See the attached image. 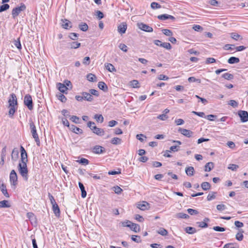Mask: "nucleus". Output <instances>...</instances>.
I'll list each match as a JSON object with an SVG mask.
<instances>
[{
    "mask_svg": "<svg viewBox=\"0 0 248 248\" xmlns=\"http://www.w3.org/2000/svg\"><path fill=\"white\" fill-rule=\"evenodd\" d=\"M185 231L188 234H194L196 232V230L194 227H187L185 228Z\"/></svg>",
    "mask_w": 248,
    "mask_h": 248,
    "instance_id": "nucleus-36",
    "label": "nucleus"
},
{
    "mask_svg": "<svg viewBox=\"0 0 248 248\" xmlns=\"http://www.w3.org/2000/svg\"><path fill=\"white\" fill-rule=\"evenodd\" d=\"M138 25L139 28L144 31L151 32L153 31V28L147 24L143 23H138Z\"/></svg>",
    "mask_w": 248,
    "mask_h": 248,
    "instance_id": "nucleus-10",
    "label": "nucleus"
},
{
    "mask_svg": "<svg viewBox=\"0 0 248 248\" xmlns=\"http://www.w3.org/2000/svg\"><path fill=\"white\" fill-rule=\"evenodd\" d=\"M81 44L80 43L77 42H72L68 43L69 47L70 48H77L80 46Z\"/></svg>",
    "mask_w": 248,
    "mask_h": 248,
    "instance_id": "nucleus-27",
    "label": "nucleus"
},
{
    "mask_svg": "<svg viewBox=\"0 0 248 248\" xmlns=\"http://www.w3.org/2000/svg\"><path fill=\"white\" fill-rule=\"evenodd\" d=\"M213 229L217 232H224L226 230L225 228L219 226H214Z\"/></svg>",
    "mask_w": 248,
    "mask_h": 248,
    "instance_id": "nucleus-64",
    "label": "nucleus"
},
{
    "mask_svg": "<svg viewBox=\"0 0 248 248\" xmlns=\"http://www.w3.org/2000/svg\"><path fill=\"white\" fill-rule=\"evenodd\" d=\"M92 152L96 154H101L105 152V149L101 146L95 145L93 148Z\"/></svg>",
    "mask_w": 248,
    "mask_h": 248,
    "instance_id": "nucleus-12",
    "label": "nucleus"
},
{
    "mask_svg": "<svg viewBox=\"0 0 248 248\" xmlns=\"http://www.w3.org/2000/svg\"><path fill=\"white\" fill-rule=\"evenodd\" d=\"M10 181L12 185L16 186L17 184V176L14 170H11L10 174Z\"/></svg>",
    "mask_w": 248,
    "mask_h": 248,
    "instance_id": "nucleus-5",
    "label": "nucleus"
},
{
    "mask_svg": "<svg viewBox=\"0 0 248 248\" xmlns=\"http://www.w3.org/2000/svg\"><path fill=\"white\" fill-rule=\"evenodd\" d=\"M239 62V59L238 58L235 57H231L228 60V62L230 64L237 63H238Z\"/></svg>",
    "mask_w": 248,
    "mask_h": 248,
    "instance_id": "nucleus-28",
    "label": "nucleus"
},
{
    "mask_svg": "<svg viewBox=\"0 0 248 248\" xmlns=\"http://www.w3.org/2000/svg\"><path fill=\"white\" fill-rule=\"evenodd\" d=\"M11 205L9 202L6 200H3L0 202V208L10 207Z\"/></svg>",
    "mask_w": 248,
    "mask_h": 248,
    "instance_id": "nucleus-35",
    "label": "nucleus"
},
{
    "mask_svg": "<svg viewBox=\"0 0 248 248\" xmlns=\"http://www.w3.org/2000/svg\"><path fill=\"white\" fill-rule=\"evenodd\" d=\"M176 217L179 218H188L189 216L185 213H179L176 215Z\"/></svg>",
    "mask_w": 248,
    "mask_h": 248,
    "instance_id": "nucleus-42",
    "label": "nucleus"
},
{
    "mask_svg": "<svg viewBox=\"0 0 248 248\" xmlns=\"http://www.w3.org/2000/svg\"><path fill=\"white\" fill-rule=\"evenodd\" d=\"M215 192H212V193H209L207 196V199L208 201H210L216 198Z\"/></svg>",
    "mask_w": 248,
    "mask_h": 248,
    "instance_id": "nucleus-62",
    "label": "nucleus"
},
{
    "mask_svg": "<svg viewBox=\"0 0 248 248\" xmlns=\"http://www.w3.org/2000/svg\"><path fill=\"white\" fill-rule=\"evenodd\" d=\"M231 37H232V38L236 41L241 40L243 39L241 35H240L239 34L236 32L231 33Z\"/></svg>",
    "mask_w": 248,
    "mask_h": 248,
    "instance_id": "nucleus-30",
    "label": "nucleus"
},
{
    "mask_svg": "<svg viewBox=\"0 0 248 248\" xmlns=\"http://www.w3.org/2000/svg\"><path fill=\"white\" fill-rule=\"evenodd\" d=\"M221 77L224 78L225 79L229 80L232 79L234 77H233V75L228 73H224V74H222L221 76Z\"/></svg>",
    "mask_w": 248,
    "mask_h": 248,
    "instance_id": "nucleus-40",
    "label": "nucleus"
},
{
    "mask_svg": "<svg viewBox=\"0 0 248 248\" xmlns=\"http://www.w3.org/2000/svg\"><path fill=\"white\" fill-rule=\"evenodd\" d=\"M223 248H238V246L236 244L228 243L224 246Z\"/></svg>",
    "mask_w": 248,
    "mask_h": 248,
    "instance_id": "nucleus-47",
    "label": "nucleus"
},
{
    "mask_svg": "<svg viewBox=\"0 0 248 248\" xmlns=\"http://www.w3.org/2000/svg\"><path fill=\"white\" fill-rule=\"evenodd\" d=\"M78 28L79 29L83 31H86L88 30V25L84 22H81L78 25Z\"/></svg>",
    "mask_w": 248,
    "mask_h": 248,
    "instance_id": "nucleus-29",
    "label": "nucleus"
},
{
    "mask_svg": "<svg viewBox=\"0 0 248 248\" xmlns=\"http://www.w3.org/2000/svg\"><path fill=\"white\" fill-rule=\"evenodd\" d=\"M9 115L10 117H12L15 113L16 109L17 108V106L9 107Z\"/></svg>",
    "mask_w": 248,
    "mask_h": 248,
    "instance_id": "nucleus-44",
    "label": "nucleus"
},
{
    "mask_svg": "<svg viewBox=\"0 0 248 248\" xmlns=\"http://www.w3.org/2000/svg\"><path fill=\"white\" fill-rule=\"evenodd\" d=\"M20 152L21 160L19 161V162L24 164L27 163L28 162V155L25 149L22 146H20Z\"/></svg>",
    "mask_w": 248,
    "mask_h": 248,
    "instance_id": "nucleus-6",
    "label": "nucleus"
},
{
    "mask_svg": "<svg viewBox=\"0 0 248 248\" xmlns=\"http://www.w3.org/2000/svg\"><path fill=\"white\" fill-rule=\"evenodd\" d=\"M8 103L9 107L17 106V98L15 93L10 94V96L8 100Z\"/></svg>",
    "mask_w": 248,
    "mask_h": 248,
    "instance_id": "nucleus-8",
    "label": "nucleus"
},
{
    "mask_svg": "<svg viewBox=\"0 0 248 248\" xmlns=\"http://www.w3.org/2000/svg\"><path fill=\"white\" fill-rule=\"evenodd\" d=\"M24 103L29 110H31L33 109L32 99L30 94H26L24 96Z\"/></svg>",
    "mask_w": 248,
    "mask_h": 248,
    "instance_id": "nucleus-4",
    "label": "nucleus"
},
{
    "mask_svg": "<svg viewBox=\"0 0 248 248\" xmlns=\"http://www.w3.org/2000/svg\"><path fill=\"white\" fill-rule=\"evenodd\" d=\"M201 187L203 190H207L210 189L211 185L209 183L204 182L202 183Z\"/></svg>",
    "mask_w": 248,
    "mask_h": 248,
    "instance_id": "nucleus-33",
    "label": "nucleus"
},
{
    "mask_svg": "<svg viewBox=\"0 0 248 248\" xmlns=\"http://www.w3.org/2000/svg\"><path fill=\"white\" fill-rule=\"evenodd\" d=\"M0 189L4 196L6 198L9 197V195L7 192L6 185L1 180H0Z\"/></svg>",
    "mask_w": 248,
    "mask_h": 248,
    "instance_id": "nucleus-14",
    "label": "nucleus"
},
{
    "mask_svg": "<svg viewBox=\"0 0 248 248\" xmlns=\"http://www.w3.org/2000/svg\"><path fill=\"white\" fill-rule=\"evenodd\" d=\"M70 119L74 123L76 124L79 123V118L77 116L73 115L70 117Z\"/></svg>",
    "mask_w": 248,
    "mask_h": 248,
    "instance_id": "nucleus-55",
    "label": "nucleus"
},
{
    "mask_svg": "<svg viewBox=\"0 0 248 248\" xmlns=\"http://www.w3.org/2000/svg\"><path fill=\"white\" fill-rule=\"evenodd\" d=\"M30 126L31 130V133L32 134L33 138H34L35 142H36L37 145L38 146H40V140L37 133L35 125L34 124L33 122H31V123H30Z\"/></svg>",
    "mask_w": 248,
    "mask_h": 248,
    "instance_id": "nucleus-3",
    "label": "nucleus"
},
{
    "mask_svg": "<svg viewBox=\"0 0 248 248\" xmlns=\"http://www.w3.org/2000/svg\"><path fill=\"white\" fill-rule=\"evenodd\" d=\"M79 34L77 33L71 32L69 34V37L73 40H76L78 37Z\"/></svg>",
    "mask_w": 248,
    "mask_h": 248,
    "instance_id": "nucleus-51",
    "label": "nucleus"
},
{
    "mask_svg": "<svg viewBox=\"0 0 248 248\" xmlns=\"http://www.w3.org/2000/svg\"><path fill=\"white\" fill-rule=\"evenodd\" d=\"M238 115L242 122L245 123L248 121V112L247 111L239 110Z\"/></svg>",
    "mask_w": 248,
    "mask_h": 248,
    "instance_id": "nucleus-7",
    "label": "nucleus"
},
{
    "mask_svg": "<svg viewBox=\"0 0 248 248\" xmlns=\"http://www.w3.org/2000/svg\"><path fill=\"white\" fill-rule=\"evenodd\" d=\"M18 170L20 175L23 177L25 181L28 179V170L27 163H21L19 162L17 166Z\"/></svg>",
    "mask_w": 248,
    "mask_h": 248,
    "instance_id": "nucleus-1",
    "label": "nucleus"
},
{
    "mask_svg": "<svg viewBox=\"0 0 248 248\" xmlns=\"http://www.w3.org/2000/svg\"><path fill=\"white\" fill-rule=\"evenodd\" d=\"M19 152L16 148H14L12 152L11 159L13 162H16L18 158Z\"/></svg>",
    "mask_w": 248,
    "mask_h": 248,
    "instance_id": "nucleus-18",
    "label": "nucleus"
},
{
    "mask_svg": "<svg viewBox=\"0 0 248 248\" xmlns=\"http://www.w3.org/2000/svg\"><path fill=\"white\" fill-rule=\"evenodd\" d=\"M52 209L54 212V213L56 215V216L58 217L60 216V210L59 207L57 203L54 204L52 205Z\"/></svg>",
    "mask_w": 248,
    "mask_h": 248,
    "instance_id": "nucleus-25",
    "label": "nucleus"
},
{
    "mask_svg": "<svg viewBox=\"0 0 248 248\" xmlns=\"http://www.w3.org/2000/svg\"><path fill=\"white\" fill-rule=\"evenodd\" d=\"M197 224L201 228H207L208 226V224L204 221L197 222Z\"/></svg>",
    "mask_w": 248,
    "mask_h": 248,
    "instance_id": "nucleus-59",
    "label": "nucleus"
},
{
    "mask_svg": "<svg viewBox=\"0 0 248 248\" xmlns=\"http://www.w3.org/2000/svg\"><path fill=\"white\" fill-rule=\"evenodd\" d=\"M14 45L19 49H21V45L20 41V39L18 38L16 40H14L13 42Z\"/></svg>",
    "mask_w": 248,
    "mask_h": 248,
    "instance_id": "nucleus-46",
    "label": "nucleus"
},
{
    "mask_svg": "<svg viewBox=\"0 0 248 248\" xmlns=\"http://www.w3.org/2000/svg\"><path fill=\"white\" fill-rule=\"evenodd\" d=\"M162 31L165 35L167 36H171L173 35L172 32L168 29H163Z\"/></svg>",
    "mask_w": 248,
    "mask_h": 248,
    "instance_id": "nucleus-50",
    "label": "nucleus"
},
{
    "mask_svg": "<svg viewBox=\"0 0 248 248\" xmlns=\"http://www.w3.org/2000/svg\"><path fill=\"white\" fill-rule=\"evenodd\" d=\"M81 94L83 96V98L84 100L91 102L93 99V96L92 95H91V93L89 92V93L82 92L81 93Z\"/></svg>",
    "mask_w": 248,
    "mask_h": 248,
    "instance_id": "nucleus-21",
    "label": "nucleus"
},
{
    "mask_svg": "<svg viewBox=\"0 0 248 248\" xmlns=\"http://www.w3.org/2000/svg\"><path fill=\"white\" fill-rule=\"evenodd\" d=\"M94 119L98 123H102L104 121V117L102 114H95L94 116Z\"/></svg>",
    "mask_w": 248,
    "mask_h": 248,
    "instance_id": "nucleus-38",
    "label": "nucleus"
},
{
    "mask_svg": "<svg viewBox=\"0 0 248 248\" xmlns=\"http://www.w3.org/2000/svg\"><path fill=\"white\" fill-rule=\"evenodd\" d=\"M238 168V165L233 164H230L228 166V169L232 170H236Z\"/></svg>",
    "mask_w": 248,
    "mask_h": 248,
    "instance_id": "nucleus-61",
    "label": "nucleus"
},
{
    "mask_svg": "<svg viewBox=\"0 0 248 248\" xmlns=\"http://www.w3.org/2000/svg\"><path fill=\"white\" fill-rule=\"evenodd\" d=\"M130 86L133 88H139V82L137 80H133L130 81Z\"/></svg>",
    "mask_w": 248,
    "mask_h": 248,
    "instance_id": "nucleus-48",
    "label": "nucleus"
},
{
    "mask_svg": "<svg viewBox=\"0 0 248 248\" xmlns=\"http://www.w3.org/2000/svg\"><path fill=\"white\" fill-rule=\"evenodd\" d=\"M26 6L23 3L20 4V6L14 8L12 11V15L13 18L16 17L19 14L26 10Z\"/></svg>",
    "mask_w": 248,
    "mask_h": 248,
    "instance_id": "nucleus-2",
    "label": "nucleus"
},
{
    "mask_svg": "<svg viewBox=\"0 0 248 248\" xmlns=\"http://www.w3.org/2000/svg\"><path fill=\"white\" fill-rule=\"evenodd\" d=\"M87 79L91 82L96 81V77L94 74L90 73L87 75Z\"/></svg>",
    "mask_w": 248,
    "mask_h": 248,
    "instance_id": "nucleus-37",
    "label": "nucleus"
},
{
    "mask_svg": "<svg viewBox=\"0 0 248 248\" xmlns=\"http://www.w3.org/2000/svg\"><path fill=\"white\" fill-rule=\"evenodd\" d=\"M98 87L100 90L104 92H106L108 90L107 85L103 81H100L98 82Z\"/></svg>",
    "mask_w": 248,
    "mask_h": 248,
    "instance_id": "nucleus-23",
    "label": "nucleus"
},
{
    "mask_svg": "<svg viewBox=\"0 0 248 248\" xmlns=\"http://www.w3.org/2000/svg\"><path fill=\"white\" fill-rule=\"evenodd\" d=\"M78 186L80 189L81 192V197L83 198H84L86 197L87 193L85 189V187L83 184L81 182H78Z\"/></svg>",
    "mask_w": 248,
    "mask_h": 248,
    "instance_id": "nucleus-22",
    "label": "nucleus"
},
{
    "mask_svg": "<svg viewBox=\"0 0 248 248\" xmlns=\"http://www.w3.org/2000/svg\"><path fill=\"white\" fill-rule=\"evenodd\" d=\"M57 87L58 90L62 93H67V91L68 88L66 87L64 83H58Z\"/></svg>",
    "mask_w": 248,
    "mask_h": 248,
    "instance_id": "nucleus-15",
    "label": "nucleus"
},
{
    "mask_svg": "<svg viewBox=\"0 0 248 248\" xmlns=\"http://www.w3.org/2000/svg\"><path fill=\"white\" fill-rule=\"evenodd\" d=\"M157 232L162 236H166L168 233V231L163 228H160L157 231Z\"/></svg>",
    "mask_w": 248,
    "mask_h": 248,
    "instance_id": "nucleus-43",
    "label": "nucleus"
},
{
    "mask_svg": "<svg viewBox=\"0 0 248 248\" xmlns=\"http://www.w3.org/2000/svg\"><path fill=\"white\" fill-rule=\"evenodd\" d=\"M123 226L124 227H127L130 228V229L135 232H140V228L139 225L135 223H131V224H124L123 223Z\"/></svg>",
    "mask_w": 248,
    "mask_h": 248,
    "instance_id": "nucleus-9",
    "label": "nucleus"
},
{
    "mask_svg": "<svg viewBox=\"0 0 248 248\" xmlns=\"http://www.w3.org/2000/svg\"><path fill=\"white\" fill-rule=\"evenodd\" d=\"M10 7V6L8 4L4 3L3 5L0 6V12H3L4 11L8 10Z\"/></svg>",
    "mask_w": 248,
    "mask_h": 248,
    "instance_id": "nucleus-45",
    "label": "nucleus"
},
{
    "mask_svg": "<svg viewBox=\"0 0 248 248\" xmlns=\"http://www.w3.org/2000/svg\"><path fill=\"white\" fill-rule=\"evenodd\" d=\"M127 29V24L125 22L122 23L118 27V31L121 34H124L125 32Z\"/></svg>",
    "mask_w": 248,
    "mask_h": 248,
    "instance_id": "nucleus-17",
    "label": "nucleus"
},
{
    "mask_svg": "<svg viewBox=\"0 0 248 248\" xmlns=\"http://www.w3.org/2000/svg\"><path fill=\"white\" fill-rule=\"evenodd\" d=\"M131 238L132 241L137 243H140L142 241L140 236L139 235H132L131 236Z\"/></svg>",
    "mask_w": 248,
    "mask_h": 248,
    "instance_id": "nucleus-34",
    "label": "nucleus"
},
{
    "mask_svg": "<svg viewBox=\"0 0 248 248\" xmlns=\"http://www.w3.org/2000/svg\"><path fill=\"white\" fill-rule=\"evenodd\" d=\"M228 105L232 106L233 108H236L238 106V103L234 100H231L229 101Z\"/></svg>",
    "mask_w": 248,
    "mask_h": 248,
    "instance_id": "nucleus-53",
    "label": "nucleus"
},
{
    "mask_svg": "<svg viewBox=\"0 0 248 248\" xmlns=\"http://www.w3.org/2000/svg\"><path fill=\"white\" fill-rule=\"evenodd\" d=\"M122 140L119 138L115 137L111 139V143L114 145H118L121 144Z\"/></svg>",
    "mask_w": 248,
    "mask_h": 248,
    "instance_id": "nucleus-41",
    "label": "nucleus"
},
{
    "mask_svg": "<svg viewBox=\"0 0 248 248\" xmlns=\"http://www.w3.org/2000/svg\"><path fill=\"white\" fill-rule=\"evenodd\" d=\"M244 232V231L241 229L239 230V232H238L235 236V238L238 241H242L244 238V236L243 234V233Z\"/></svg>",
    "mask_w": 248,
    "mask_h": 248,
    "instance_id": "nucleus-39",
    "label": "nucleus"
},
{
    "mask_svg": "<svg viewBox=\"0 0 248 248\" xmlns=\"http://www.w3.org/2000/svg\"><path fill=\"white\" fill-rule=\"evenodd\" d=\"M187 212L191 215H197L199 212L197 210L189 208L187 210Z\"/></svg>",
    "mask_w": 248,
    "mask_h": 248,
    "instance_id": "nucleus-63",
    "label": "nucleus"
},
{
    "mask_svg": "<svg viewBox=\"0 0 248 248\" xmlns=\"http://www.w3.org/2000/svg\"><path fill=\"white\" fill-rule=\"evenodd\" d=\"M59 119H61L62 121V123L63 124V125L67 126L68 128H69L70 125L68 121L65 118H60L59 117Z\"/></svg>",
    "mask_w": 248,
    "mask_h": 248,
    "instance_id": "nucleus-54",
    "label": "nucleus"
},
{
    "mask_svg": "<svg viewBox=\"0 0 248 248\" xmlns=\"http://www.w3.org/2000/svg\"><path fill=\"white\" fill-rule=\"evenodd\" d=\"M61 21L62 22V26L64 29L68 30L72 28V26H70V25L71 24V22L68 20L67 19H62Z\"/></svg>",
    "mask_w": 248,
    "mask_h": 248,
    "instance_id": "nucleus-20",
    "label": "nucleus"
},
{
    "mask_svg": "<svg viewBox=\"0 0 248 248\" xmlns=\"http://www.w3.org/2000/svg\"><path fill=\"white\" fill-rule=\"evenodd\" d=\"M178 131L187 138L192 137L194 135V132L188 129L179 128Z\"/></svg>",
    "mask_w": 248,
    "mask_h": 248,
    "instance_id": "nucleus-11",
    "label": "nucleus"
},
{
    "mask_svg": "<svg viewBox=\"0 0 248 248\" xmlns=\"http://www.w3.org/2000/svg\"><path fill=\"white\" fill-rule=\"evenodd\" d=\"M188 81L189 82H197L199 83H200L201 82V80L200 79H197L194 77H189L188 78Z\"/></svg>",
    "mask_w": 248,
    "mask_h": 248,
    "instance_id": "nucleus-57",
    "label": "nucleus"
},
{
    "mask_svg": "<svg viewBox=\"0 0 248 248\" xmlns=\"http://www.w3.org/2000/svg\"><path fill=\"white\" fill-rule=\"evenodd\" d=\"M58 99L61 100L62 102H65L67 99L66 97L61 93H60L58 95Z\"/></svg>",
    "mask_w": 248,
    "mask_h": 248,
    "instance_id": "nucleus-58",
    "label": "nucleus"
},
{
    "mask_svg": "<svg viewBox=\"0 0 248 248\" xmlns=\"http://www.w3.org/2000/svg\"><path fill=\"white\" fill-rule=\"evenodd\" d=\"M69 128L71 131L76 134H82L83 133V130L81 129L73 124H71Z\"/></svg>",
    "mask_w": 248,
    "mask_h": 248,
    "instance_id": "nucleus-19",
    "label": "nucleus"
},
{
    "mask_svg": "<svg viewBox=\"0 0 248 248\" xmlns=\"http://www.w3.org/2000/svg\"><path fill=\"white\" fill-rule=\"evenodd\" d=\"M148 203L145 201H143L141 203H139L137 207L141 210H145L147 209Z\"/></svg>",
    "mask_w": 248,
    "mask_h": 248,
    "instance_id": "nucleus-26",
    "label": "nucleus"
},
{
    "mask_svg": "<svg viewBox=\"0 0 248 248\" xmlns=\"http://www.w3.org/2000/svg\"><path fill=\"white\" fill-rule=\"evenodd\" d=\"M151 7L153 9H159L161 7V5L156 2H153L151 4Z\"/></svg>",
    "mask_w": 248,
    "mask_h": 248,
    "instance_id": "nucleus-52",
    "label": "nucleus"
},
{
    "mask_svg": "<svg viewBox=\"0 0 248 248\" xmlns=\"http://www.w3.org/2000/svg\"><path fill=\"white\" fill-rule=\"evenodd\" d=\"M113 190L116 194H120L123 191V189L119 186H114L112 188Z\"/></svg>",
    "mask_w": 248,
    "mask_h": 248,
    "instance_id": "nucleus-49",
    "label": "nucleus"
},
{
    "mask_svg": "<svg viewBox=\"0 0 248 248\" xmlns=\"http://www.w3.org/2000/svg\"><path fill=\"white\" fill-rule=\"evenodd\" d=\"M91 130L93 133L99 136H103L105 134V131L103 129L98 128L95 125H93L92 128H91Z\"/></svg>",
    "mask_w": 248,
    "mask_h": 248,
    "instance_id": "nucleus-13",
    "label": "nucleus"
},
{
    "mask_svg": "<svg viewBox=\"0 0 248 248\" xmlns=\"http://www.w3.org/2000/svg\"><path fill=\"white\" fill-rule=\"evenodd\" d=\"M213 168L214 163L213 162H208L205 166L204 170L205 171H210L213 169Z\"/></svg>",
    "mask_w": 248,
    "mask_h": 248,
    "instance_id": "nucleus-32",
    "label": "nucleus"
},
{
    "mask_svg": "<svg viewBox=\"0 0 248 248\" xmlns=\"http://www.w3.org/2000/svg\"><path fill=\"white\" fill-rule=\"evenodd\" d=\"M185 171L188 176H192L194 174V169L193 167H188L186 168Z\"/></svg>",
    "mask_w": 248,
    "mask_h": 248,
    "instance_id": "nucleus-24",
    "label": "nucleus"
},
{
    "mask_svg": "<svg viewBox=\"0 0 248 248\" xmlns=\"http://www.w3.org/2000/svg\"><path fill=\"white\" fill-rule=\"evenodd\" d=\"M119 47L124 52H126L127 51V46L124 44H120L119 46Z\"/></svg>",
    "mask_w": 248,
    "mask_h": 248,
    "instance_id": "nucleus-60",
    "label": "nucleus"
},
{
    "mask_svg": "<svg viewBox=\"0 0 248 248\" xmlns=\"http://www.w3.org/2000/svg\"><path fill=\"white\" fill-rule=\"evenodd\" d=\"M157 18L162 20H165L169 19L174 20L175 19L173 16L166 14L158 16Z\"/></svg>",
    "mask_w": 248,
    "mask_h": 248,
    "instance_id": "nucleus-16",
    "label": "nucleus"
},
{
    "mask_svg": "<svg viewBox=\"0 0 248 248\" xmlns=\"http://www.w3.org/2000/svg\"><path fill=\"white\" fill-rule=\"evenodd\" d=\"M80 164L86 165L89 163V161L86 158H81L80 160L78 161Z\"/></svg>",
    "mask_w": 248,
    "mask_h": 248,
    "instance_id": "nucleus-56",
    "label": "nucleus"
},
{
    "mask_svg": "<svg viewBox=\"0 0 248 248\" xmlns=\"http://www.w3.org/2000/svg\"><path fill=\"white\" fill-rule=\"evenodd\" d=\"M105 67L107 70L110 72H116V69L114 67V66L111 63H107L105 64Z\"/></svg>",
    "mask_w": 248,
    "mask_h": 248,
    "instance_id": "nucleus-31",
    "label": "nucleus"
}]
</instances>
